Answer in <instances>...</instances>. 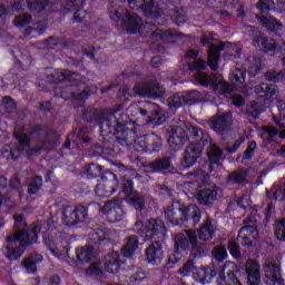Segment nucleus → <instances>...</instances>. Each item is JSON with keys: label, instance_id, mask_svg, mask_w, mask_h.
Masks as SVG:
<instances>
[{"label": "nucleus", "instance_id": "f257e3e1", "mask_svg": "<svg viewBox=\"0 0 285 285\" xmlns=\"http://www.w3.org/2000/svg\"><path fill=\"white\" fill-rule=\"evenodd\" d=\"M87 121H97L100 127L102 141H108L111 137H116V144L120 146H132L137 153H146L148 145L146 136L135 138V129H128L126 126L130 124V118L126 114H119V108L111 111L101 109H89L83 112Z\"/></svg>", "mask_w": 285, "mask_h": 285}, {"label": "nucleus", "instance_id": "f03ea898", "mask_svg": "<svg viewBox=\"0 0 285 285\" xmlns=\"http://www.w3.org/2000/svg\"><path fill=\"white\" fill-rule=\"evenodd\" d=\"M174 253L169 255L167 264H177L181 259V253L193 250V258L206 257V253L210 250V245L207 243H199L197 238V230L187 229L184 233H177L173 236Z\"/></svg>", "mask_w": 285, "mask_h": 285}, {"label": "nucleus", "instance_id": "7ed1b4c3", "mask_svg": "<svg viewBox=\"0 0 285 285\" xmlns=\"http://www.w3.org/2000/svg\"><path fill=\"white\" fill-rule=\"evenodd\" d=\"M165 217L171 226H181L183 224L197 226L202 222V209L197 205L186 206L181 202L175 200L165 208Z\"/></svg>", "mask_w": 285, "mask_h": 285}, {"label": "nucleus", "instance_id": "20e7f679", "mask_svg": "<svg viewBox=\"0 0 285 285\" xmlns=\"http://www.w3.org/2000/svg\"><path fill=\"white\" fill-rule=\"evenodd\" d=\"M40 232L41 227H39V225H32L31 227H28V223H26L23 215H16L13 228L9 235L14 238L21 247L26 249L28 248V246L37 244L39 239L38 234Z\"/></svg>", "mask_w": 285, "mask_h": 285}, {"label": "nucleus", "instance_id": "39448f33", "mask_svg": "<svg viewBox=\"0 0 285 285\" xmlns=\"http://www.w3.org/2000/svg\"><path fill=\"white\" fill-rule=\"evenodd\" d=\"M129 110L136 112V115L139 112L142 117H147V124H151V126H161L166 122V116L155 102L145 101L140 106H131Z\"/></svg>", "mask_w": 285, "mask_h": 285}, {"label": "nucleus", "instance_id": "423d86ee", "mask_svg": "<svg viewBox=\"0 0 285 285\" xmlns=\"http://www.w3.org/2000/svg\"><path fill=\"white\" fill-rule=\"evenodd\" d=\"M43 242L53 257H61L68 255V234L65 232H56L53 234L47 232L43 235Z\"/></svg>", "mask_w": 285, "mask_h": 285}, {"label": "nucleus", "instance_id": "0eeeda50", "mask_svg": "<svg viewBox=\"0 0 285 285\" xmlns=\"http://www.w3.org/2000/svg\"><path fill=\"white\" fill-rule=\"evenodd\" d=\"M134 92L135 95H138V97H144L146 99H157L166 95V88H164L161 83L157 81V79L151 78L142 82H137L134 86Z\"/></svg>", "mask_w": 285, "mask_h": 285}, {"label": "nucleus", "instance_id": "6e6552de", "mask_svg": "<svg viewBox=\"0 0 285 285\" xmlns=\"http://www.w3.org/2000/svg\"><path fill=\"white\" fill-rule=\"evenodd\" d=\"M196 81L199 86L205 88L212 86L214 92L220 90L222 95H233L235 92V83L230 85L228 82L217 80L216 75H208L206 72H198L196 75Z\"/></svg>", "mask_w": 285, "mask_h": 285}, {"label": "nucleus", "instance_id": "1a4fd4ad", "mask_svg": "<svg viewBox=\"0 0 285 285\" xmlns=\"http://www.w3.org/2000/svg\"><path fill=\"white\" fill-rule=\"evenodd\" d=\"M237 275H239V266H237V264H235L234 262L227 261L218 272L217 284L242 285Z\"/></svg>", "mask_w": 285, "mask_h": 285}, {"label": "nucleus", "instance_id": "9d476101", "mask_svg": "<svg viewBox=\"0 0 285 285\" xmlns=\"http://www.w3.org/2000/svg\"><path fill=\"white\" fill-rule=\"evenodd\" d=\"M14 137L18 141L16 150H12L10 145H4L2 147V157H4L7 160L13 159V161H17V159H19L21 156V153H26L30 148V137H28V135L14 134Z\"/></svg>", "mask_w": 285, "mask_h": 285}, {"label": "nucleus", "instance_id": "9b49d317", "mask_svg": "<svg viewBox=\"0 0 285 285\" xmlns=\"http://www.w3.org/2000/svg\"><path fill=\"white\" fill-rule=\"evenodd\" d=\"M210 41H213V38H208L206 36H204L200 39V43L203 46H209L207 63H208L209 68L214 72H216V70H219V59H222L220 52H222V50H224L225 45L222 42L212 43Z\"/></svg>", "mask_w": 285, "mask_h": 285}, {"label": "nucleus", "instance_id": "f8f14e48", "mask_svg": "<svg viewBox=\"0 0 285 285\" xmlns=\"http://www.w3.org/2000/svg\"><path fill=\"white\" fill-rule=\"evenodd\" d=\"M130 10H141L147 19H158L161 17V9L155 0H127Z\"/></svg>", "mask_w": 285, "mask_h": 285}, {"label": "nucleus", "instance_id": "ddd939ff", "mask_svg": "<svg viewBox=\"0 0 285 285\" xmlns=\"http://www.w3.org/2000/svg\"><path fill=\"white\" fill-rule=\"evenodd\" d=\"M118 184L117 175L106 171L101 175V181L96 186L95 193L98 197H110L117 190Z\"/></svg>", "mask_w": 285, "mask_h": 285}, {"label": "nucleus", "instance_id": "4468645a", "mask_svg": "<svg viewBox=\"0 0 285 285\" xmlns=\"http://www.w3.org/2000/svg\"><path fill=\"white\" fill-rule=\"evenodd\" d=\"M86 217H88V208L83 205L68 206L62 212V222L66 226H77V224L86 222Z\"/></svg>", "mask_w": 285, "mask_h": 285}, {"label": "nucleus", "instance_id": "2eb2a0df", "mask_svg": "<svg viewBox=\"0 0 285 285\" xmlns=\"http://www.w3.org/2000/svg\"><path fill=\"white\" fill-rule=\"evenodd\" d=\"M167 141L171 150H180L181 146L188 141V134H186L184 121H180L178 125L170 126Z\"/></svg>", "mask_w": 285, "mask_h": 285}, {"label": "nucleus", "instance_id": "dca6fc26", "mask_svg": "<svg viewBox=\"0 0 285 285\" xmlns=\"http://www.w3.org/2000/svg\"><path fill=\"white\" fill-rule=\"evenodd\" d=\"M263 271L265 273V283L267 285H284L279 262L275 259H266L263 266Z\"/></svg>", "mask_w": 285, "mask_h": 285}, {"label": "nucleus", "instance_id": "f3484780", "mask_svg": "<svg viewBox=\"0 0 285 285\" xmlns=\"http://www.w3.org/2000/svg\"><path fill=\"white\" fill-rule=\"evenodd\" d=\"M249 32L254 33L253 43L255 48H259L263 52H275L279 46L273 38H268L256 27H247Z\"/></svg>", "mask_w": 285, "mask_h": 285}, {"label": "nucleus", "instance_id": "a211bd4d", "mask_svg": "<svg viewBox=\"0 0 285 285\" xmlns=\"http://www.w3.org/2000/svg\"><path fill=\"white\" fill-rule=\"evenodd\" d=\"M141 32H146V35H150L151 39H161L163 41H171L175 37H179L177 31L169 29V30H161L153 22H142Z\"/></svg>", "mask_w": 285, "mask_h": 285}, {"label": "nucleus", "instance_id": "6ab92c4d", "mask_svg": "<svg viewBox=\"0 0 285 285\" xmlns=\"http://www.w3.org/2000/svg\"><path fill=\"white\" fill-rule=\"evenodd\" d=\"M205 148L206 146L202 144L190 142L186 147L183 158L180 159V166L183 168L195 166V164H197V158L202 157V153Z\"/></svg>", "mask_w": 285, "mask_h": 285}, {"label": "nucleus", "instance_id": "aec40b11", "mask_svg": "<svg viewBox=\"0 0 285 285\" xmlns=\"http://www.w3.org/2000/svg\"><path fill=\"white\" fill-rule=\"evenodd\" d=\"M1 253L7 259L14 262L23 256L26 249L9 234L1 248Z\"/></svg>", "mask_w": 285, "mask_h": 285}, {"label": "nucleus", "instance_id": "412c9836", "mask_svg": "<svg viewBox=\"0 0 285 285\" xmlns=\"http://www.w3.org/2000/svg\"><path fill=\"white\" fill-rule=\"evenodd\" d=\"M230 126H233L230 114H222L209 119V128L217 135H228Z\"/></svg>", "mask_w": 285, "mask_h": 285}, {"label": "nucleus", "instance_id": "4be33fe9", "mask_svg": "<svg viewBox=\"0 0 285 285\" xmlns=\"http://www.w3.org/2000/svg\"><path fill=\"white\" fill-rule=\"evenodd\" d=\"M102 210L112 223L121 222L126 215V212L121 208V199L119 198L106 202Z\"/></svg>", "mask_w": 285, "mask_h": 285}, {"label": "nucleus", "instance_id": "5701e85b", "mask_svg": "<svg viewBox=\"0 0 285 285\" xmlns=\"http://www.w3.org/2000/svg\"><path fill=\"white\" fill-rule=\"evenodd\" d=\"M183 126L185 127L187 141L188 139H195L200 146H208L210 144V136L208 132L203 131L202 128L190 124L189 121H183Z\"/></svg>", "mask_w": 285, "mask_h": 285}, {"label": "nucleus", "instance_id": "b1692460", "mask_svg": "<svg viewBox=\"0 0 285 285\" xmlns=\"http://www.w3.org/2000/svg\"><path fill=\"white\" fill-rule=\"evenodd\" d=\"M147 173H173V159L170 157L156 158L155 160L144 165Z\"/></svg>", "mask_w": 285, "mask_h": 285}, {"label": "nucleus", "instance_id": "393cba45", "mask_svg": "<svg viewBox=\"0 0 285 285\" xmlns=\"http://www.w3.org/2000/svg\"><path fill=\"white\" fill-rule=\"evenodd\" d=\"M148 264L153 266H159L164 261V248L161 247V242L155 240L151 243L145 252Z\"/></svg>", "mask_w": 285, "mask_h": 285}, {"label": "nucleus", "instance_id": "a878e982", "mask_svg": "<svg viewBox=\"0 0 285 285\" xmlns=\"http://www.w3.org/2000/svg\"><path fill=\"white\" fill-rule=\"evenodd\" d=\"M124 264H126V261L117 252H111L105 257V271L111 275H117L124 268Z\"/></svg>", "mask_w": 285, "mask_h": 285}, {"label": "nucleus", "instance_id": "bb28decb", "mask_svg": "<svg viewBox=\"0 0 285 285\" xmlns=\"http://www.w3.org/2000/svg\"><path fill=\"white\" fill-rule=\"evenodd\" d=\"M196 235L200 244H208L215 237V225H213L210 217L203 220L200 227L196 230Z\"/></svg>", "mask_w": 285, "mask_h": 285}, {"label": "nucleus", "instance_id": "cd10ccee", "mask_svg": "<svg viewBox=\"0 0 285 285\" xmlns=\"http://www.w3.org/2000/svg\"><path fill=\"white\" fill-rule=\"evenodd\" d=\"M245 273L247 274V284L259 285V282H262L259 263L255 259H248L245 265Z\"/></svg>", "mask_w": 285, "mask_h": 285}, {"label": "nucleus", "instance_id": "c85d7f7f", "mask_svg": "<svg viewBox=\"0 0 285 285\" xmlns=\"http://www.w3.org/2000/svg\"><path fill=\"white\" fill-rule=\"evenodd\" d=\"M254 91L257 97L265 99L267 102L277 99V95H279V89L275 85H268L264 82L256 86Z\"/></svg>", "mask_w": 285, "mask_h": 285}, {"label": "nucleus", "instance_id": "c756f323", "mask_svg": "<svg viewBox=\"0 0 285 285\" xmlns=\"http://www.w3.org/2000/svg\"><path fill=\"white\" fill-rule=\"evenodd\" d=\"M257 226H243L238 230L237 242L243 246H253V239H258Z\"/></svg>", "mask_w": 285, "mask_h": 285}, {"label": "nucleus", "instance_id": "7c9ffc66", "mask_svg": "<svg viewBox=\"0 0 285 285\" xmlns=\"http://www.w3.org/2000/svg\"><path fill=\"white\" fill-rule=\"evenodd\" d=\"M141 24L142 19L141 17L137 16L136 13H127V17L125 18V22H122L120 26L124 28V30H127L130 35H137V32H141Z\"/></svg>", "mask_w": 285, "mask_h": 285}, {"label": "nucleus", "instance_id": "2f4dec72", "mask_svg": "<svg viewBox=\"0 0 285 285\" xmlns=\"http://www.w3.org/2000/svg\"><path fill=\"white\" fill-rule=\"evenodd\" d=\"M75 77H79V73L70 70L56 69L47 75V81H49V83H61V81H72Z\"/></svg>", "mask_w": 285, "mask_h": 285}, {"label": "nucleus", "instance_id": "473e14b6", "mask_svg": "<svg viewBox=\"0 0 285 285\" xmlns=\"http://www.w3.org/2000/svg\"><path fill=\"white\" fill-rule=\"evenodd\" d=\"M195 198L200 206H213L217 200V189H202L195 195Z\"/></svg>", "mask_w": 285, "mask_h": 285}, {"label": "nucleus", "instance_id": "72a5a7b5", "mask_svg": "<svg viewBox=\"0 0 285 285\" xmlns=\"http://www.w3.org/2000/svg\"><path fill=\"white\" fill-rule=\"evenodd\" d=\"M145 230L149 237H155L157 235H166L168 229L166 228V224L161 219H149L148 224L145 227Z\"/></svg>", "mask_w": 285, "mask_h": 285}, {"label": "nucleus", "instance_id": "f704fd0d", "mask_svg": "<svg viewBox=\"0 0 285 285\" xmlns=\"http://www.w3.org/2000/svg\"><path fill=\"white\" fill-rule=\"evenodd\" d=\"M259 19L262 26L268 30V32H273V35H279L284 29V24L282 21L276 20L275 17H265V16H256Z\"/></svg>", "mask_w": 285, "mask_h": 285}, {"label": "nucleus", "instance_id": "c9c22d12", "mask_svg": "<svg viewBox=\"0 0 285 285\" xmlns=\"http://www.w3.org/2000/svg\"><path fill=\"white\" fill-rule=\"evenodd\" d=\"M128 10L120 4L111 2L109 6V17L112 21H120V26L125 23L126 17H128Z\"/></svg>", "mask_w": 285, "mask_h": 285}, {"label": "nucleus", "instance_id": "e433bc0d", "mask_svg": "<svg viewBox=\"0 0 285 285\" xmlns=\"http://www.w3.org/2000/svg\"><path fill=\"white\" fill-rule=\"evenodd\" d=\"M126 202L135 210H144L146 208V196L139 191H134L127 196Z\"/></svg>", "mask_w": 285, "mask_h": 285}, {"label": "nucleus", "instance_id": "4c0bfd02", "mask_svg": "<svg viewBox=\"0 0 285 285\" xmlns=\"http://www.w3.org/2000/svg\"><path fill=\"white\" fill-rule=\"evenodd\" d=\"M67 88L70 91L71 99H76L77 101H85V99H88L90 95H95V92H97V87H87L80 92L75 91V86L72 85Z\"/></svg>", "mask_w": 285, "mask_h": 285}, {"label": "nucleus", "instance_id": "58836bf2", "mask_svg": "<svg viewBox=\"0 0 285 285\" xmlns=\"http://www.w3.org/2000/svg\"><path fill=\"white\" fill-rule=\"evenodd\" d=\"M137 248H139V238L137 236L127 237V242L122 247L124 257H132Z\"/></svg>", "mask_w": 285, "mask_h": 285}, {"label": "nucleus", "instance_id": "ea45409f", "mask_svg": "<svg viewBox=\"0 0 285 285\" xmlns=\"http://www.w3.org/2000/svg\"><path fill=\"white\" fill-rule=\"evenodd\" d=\"M205 148H207V156L212 164H217V161L222 159V155H224V151H222L217 144L213 142L210 138L209 144L206 145Z\"/></svg>", "mask_w": 285, "mask_h": 285}, {"label": "nucleus", "instance_id": "a19ab883", "mask_svg": "<svg viewBox=\"0 0 285 285\" xmlns=\"http://www.w3.org/2000/svg\"><path fill=\"white\" fill-rule=\"evenodd\" d=\"M246 177H248V171L246 169H237L227 176V184L228 186L244 184V181H246Z\"/></svg>", "mask_w": 285, "mask_h": 285}, {"label": "nucleus", "instance_id": "79ce46f5", "mask_svg": "<svg viewBox=\"0 0 285 285\" xmlns=\"http://www.w3.org/2000/svg\"><path fill=\"white\" fill-rule=\"evenodd\" d=\"M145 140L147 144V150H150L151 153H157V150L161 148V136L157 134L146 135Z\"/></svg>", "mask_w": 285, "mask_h": 285}, {"label": "nucleus", "instance_id": "37998d69", "mask_svg": "<svg viewBox=\"0 0 285 285\" xmlns=\"http://www.w3.org/2000/svg\"><path fill=\"white\" fill-rule=\"evenodd\" d=\"M104 170V166L90 163L89 165H87L85 173L86 176L88 177V179H95L96 177H100Z\"/></svg>", "mask_w": 285, "mask_h": 285}, {"label": "nucleus", "instance_id": "c03bdc74", "mask_svg": "<svg viewBox=\"0 0 285 285\" xmlns=\"http://www.w3.org/2000/svg\"><path fill=\"white\" fill-rule=\"evenodd\" d=\"M95 257V248L90 245H87L77 252V258L79 262H90Z\"/></svg>", "mask_w": 285, "mask_h": 285}, {"label": "nucleus", "instance_id": "a18cd8bd", "mask_svg": "<svg viewBox=\"0 0 285 285\" xmlns=\"http://www.w3.org/2000/svg\"><path fill=\"white\" fill-rule=\"evenodd\" d=\"M212 257L219 263L224 262L225 259H228V252L226 250V246H215L212 250Z\"/></svg>", "mask_w": 285, "mask_h": 285}, {"label": "nucleus", "instance_id": "49530a36", "mask_svg": "<svg viewBox=\"0 0 285 285\" xmlns=\"http://www.w3.org/2000/svg\"><path fill=\"white\" fill-rule=\"evenodd\" d=\"M167 104L170 108H181L186 104V97L181 94H174L168 97Z\"/></svg>", "mask_w": 285, "mask_h": 285}, {"label": "nucleus", "instance_id": "de8ad7c7", "mask_svg": "<svg viewBox=\"0 0 285 285\" xmlns=\"http://www.w3.org/2000/svg\"><path fill=\"white\" fill-rule=\"evenodd\" d=\"M264 110H266V107H264V105L259 104V101H254L247 109V115H249L252 119H257V117H259V115H262Z\"/></svg>", "mask_w": 285, "mask_h": 285}, {"label": "nucleus", "instance_id": "09e8293b", "mask_svg": "<svg viewBox=\"0 0 285 285\" xmlns=\"http://www.w3.org/2000/svg\"><path fill=\"white\" fill-rule=\"evenodd\" d=\"M41 186H43V178L41 176H35L28 186L29 195H37V193H39Z\"/></svg>", "mask_w": 285, "mask_h": 285}, {"label": "nucleus", "instance_id": "8fccbe9b", "mask_svg": "<svg viewBox=\"0 0 285 285\" xmlns=\"http://www.w3.org/2000/svg\"><path fill=\"white\" fill-rule=\"evenodd\" d=\"M27 6L29 10H33L35 12H43L48 6V0H27Z\"/></svg>", "mask_w": 285, "mask_h": 285}, {"label": "nucleus", "instance_id": "3c124183", "mask_svg": "<svg viewBox=\"0 0 285 285\" xmlns=\"http://www.w3.org/2000/svg\"><path fill=\"white\" fill-rule=\"evenodd\" d=\"M229 79H230L232 83H235V85L244 83V81H246V70L236 68L230 73Z\"/></svg>", "mask_w": 285, "mask_h": 285}, {"label": "nucleus", "instance_id": "603ef678", "mask_svg": "<svg viewBox=\"0 0 285 285\" xmlns=\"http://www.w3.org/2000/svg\"><path fill=\"white\" fill-rule=\"evenodd\" d=\"M186 104H197L204 101V94L197 90L188 91L185 97Z\"/></svg>", "mask_w": 285, "mask_h": 285}, {"label": "nucleus", "instance_id": "864d4df0", "mask_svg": "<svg viewBox=\"0 0 285 285\" xmlns=\"http://www.w3.org/2000/svg\"><path fill=\"white\" fill-rule=\"evenodd\" d=\"M265 79H267V81H273L274 83H277V81H285V69L279 72L273 70L267 71L265 73Z\"/></svg>", "mask_w": 285, "mask_h": 285}, {"label": "nucleus", "instance_id": "5fc2aeb1", "mask_svg": "<svg viewBox=\"0 0 285 285\" xmlns=\"http://www.w3.org/2000/svg\"><path fill=\"white\" fill-rule=\"evenodd\" d=\"M187 177L189 179H194L197 184V186H199V184H202V181H206V177H208V174L206 171H204L203 169H196L193 173H188Z\"/></svg>", "mask_w": 285, "mask_h": 285}, {"label": "nucleus", "instance_id": "6e6d98bb", "mask_svg": "<svg viewBox=\"0 0 285 285\" xmlns=\"http://www.w3.org/2000/svg\"><path fill=\"white\" fill-rule=\"evenodd\" d=\"M196 269L197 266H195V262H193V259H189L183 265L180 269H178V273L179 275H183V277H188L190 273L194 274Z\"/></svg>", "mask_w": 285, "mask_h": 285}, {"label": "nucleus", "instance_id": "4d7b16f0", "mask_svg": "<svg viewBox=\"0 0 285 285\" xmlns=\"http://www.w3.org/2000/svg\"><path fill=\"white\" fill-rule=\"evenodd\" d=\"M275 237L279 242H285V218L276 222V224H275Z\"/></svg>", "mask_w": 285, "mask_h": 285}, {"label": "nucleus", "instance_id": "13d9d810", "mask_svg": "<svg viewBox=\"0 0 285 285\" xmlns=\"http://www.w3.org/2000/svg\"><path fill=\"white\" fill-rule=\"evenodd\" d=\"M273 6H275V0H259L256 8H258L261 14H266Z\"/></svg>", "mask_w": 285, "mask_h": 285}, {"label": "nucleus", "instance_id": "bf43d9fd", "mask_svg": "<svg viewBox=\"0 0 285 285\" xmlns=\"http://www.w3.org/2000/svg\"><path fill=\"white\" fill-rule=\"evenodd\" d=\"M120 188H121L122 193H125V195H127V197L129 195H132V193H136L134 190L135 185L132 184V180H130V179L122 178L121 183H120Z\"/></svg>", "mask_w": 285, "mask_h": 285}, {"label": "nucleus", "instance_id": "052dcab7", "mask_svg": "<svg viewBox=\"0 0 285 285\" xmlns=\"http://www.w3.org/2000/svg\"><path fill=\"white\" fill-rule=\"evenodd\" d=\"M31 21H32V16L28 13H23L16 17L14 26H20L21 28H23V26H28V23H30Z\"/></svg>", "mask_w": 285, "mask_h": 285}, {"label": "nucleus", "instance_id": "680f3d73", "mask_svg": "<svg viewBox=\"0 0 285 285\" xmlns=\"http://www.w3.org/2000/svg\"><path fill=\"white\" fill-rule=\"evenodd\" d=\"M228 250L235 259H239V257H242V252L239 250V243L230 240L228 244Z\"/></svg>", "mask_w": 285, "mask_h": 285}, {"label": "nucleus", "instance_id": "e2e57ef3", "mask_svg": "<svg viewBox=\"0 0 285 285\" xmlns=\"http://www.w3.org/2000/svg\"><path fill=\"white\" fill-rule=\"evenodd\" d=\"M203 284H210L215 277H217V269L205 268V275L203 276Z\"/></svg>", "mask_w": 285, "mask_h": 285}, {"label": "nucleus", "instance_id": "0e129e2a", "mask_svg": "<svg viewBox=\"0 0 285 285\" xmlns=\"http://www.w3.org/2000/svg\"><path fill=\"white\" fill-rule=\"evenodd\" d=\"M87 275H102L104 271L101 269V264L99 263H92L86 271Z\"/></svg>", "mask_w": 285, "mask_h": 285}, {"label": "nucleus", "instance_id": "69168bd1", "mask_svg": "<svg viewBox=\"0 0 285 285\" xmlns=\"http://www.w3.org/2000/svg\"><path fill=\"white\" fill-rule=\"evenodd\" d=\"M144 279H146V273L141 269H139L138 272H136L129 277V282L131 284H141Z\"/></svg>", "mask_w": 285, "mask_h": 285}, {"label": "nucleus", "instance_id": "338daca9", "mask_svg": "<svg viewBox=\"0 0 285 285\" xmlns=\"http://www.w3.org/2000/svg\"><path fill=\"white\" fill-rule=\"evenodd\" d=\"M256 149H257V142L250 141L247 146V149L243 154V159H252L253 155H255Z\"/></svg>", "mask_w": 285, "mask_h": 285}, {"label": "nucleus", "instance_id": "774afa93", "mask_svg": "<svg viewBox=\"0 0 285 285\" xmlns=\"http://www.w3.org/2000/svg\"><path fill=\"white\" fill-rule=\"evenodd\" d=\"M208 66L206 60H198L196 62L188 63L189 70H205V68Z\"/></svg>", "mask_w": 285, "mask_h": 285}]
</instances>
